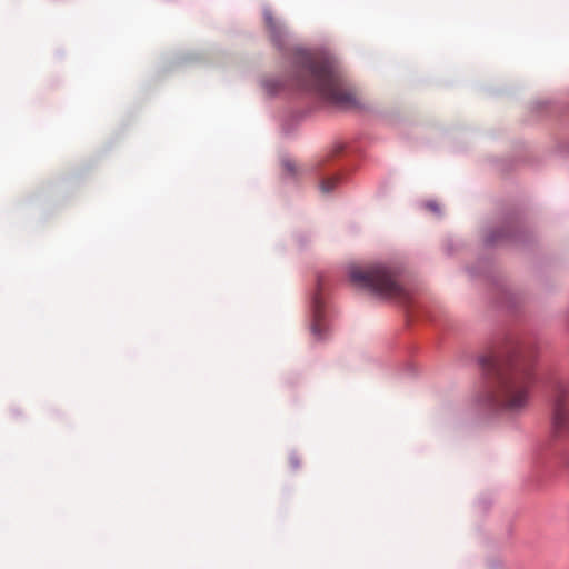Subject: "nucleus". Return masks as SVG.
Returning a JSON list of instances; mask_svg holds the SVG:
<instances>
[{
  "instance_id": "7ed1b4c3",
  "label": "nucleus",
  "mask_w": 569,
  "mask_h": 569,
  "mask_svg": "<svg viewBox=\"0 0 569 569\" xmlns=\"http://www.w3.org/2000/svg\"><path fill=\"white\" fill-rule=\"evenodd\" d=\"M349 279L358 288L387 298H403L405 291L397 280V273L385 264L368 267L351 266Z\"/></svg>"
},
{
  "instance_id": "f257e3e1",
  "label": "nucleus",
  "mask_w": 569,
  "mask_h": 569,
  "mask_svg": "<svg viewBox=\"0 0 569 569\" xmlns=\"http://www.w3.org/2000/svg\"><path fill=\"white\" fill-rule=\"evenodd\" d=\"M481 365L483 369L496 376L493 383L486 392V403L491 408L509 412L525 410L537 380L531 365L520 351L515 352L506 361L498 357H483Z\"/></svg>"
},
{
  "instance_id": "6e6552de",
  "label": "nucleus",
  "mask_w": 569,
  "mask_h": 569,
  "mask_svg": "<svg viewBox=\"0 0 569 569\" xmlns=\"http://www.w3.org/2000/svg\"><path fill=\"white\" fill-rule=\"evenodd\" d=\"M337 181H338L337 178H327V179L322 180V182L320 184L321 191L323 193L330 192L331 190L335 189Z\"/></svg>"
},
{
  "instance_id": "1a4fd4ad",
  "label": "nucleus",
  "mask_w": 569,
  "mask_h": 569,
  "mask_svg": "<svg viewBox=\"0 0 569 569\" xmlns=\"http://www.w3.org/2000/svg\"><path fill=\"white\" fill-rule=\"evenodd\" d=\"M283 166L284 168L289 171V172H293L295 171V163L292 161H284L283 162Z\"/></svg>"
},
{
  "instance_id": "0eeeda50",
  "label": "nucleus",
  "mask_w": 569,
  "mask_h": 569,
  "mask_svg": "<svg viewBox=\"0 0 569 569\" xmlns=\"http://www.w3.org/2000/svg\"><path fill=\"white\" fill-rule=\"evenodd\" d=\"M556 458V448L551 441H545L537 447V459L550 460Z\"/></svg>"
},
{
  "instance_id": "20e7f679",
  "label": "nucleus",
  "mask_w": 569,
  "mask_h": 569,
  "mask_svg": "<svg viewBox=\"0 0 569 569\" xmlns=\"http://www.w3.org/2000/svg\"><path fill=\"white\" fill-rule=\"evenodd\" d=\"M552 400L551 433L556 439L569 436V381L553 379L549 385Z\"/></svg>"
},
{
  "instance_id": "39448f33",
  "label": "nucleus",
  "mask_w": 569,
  "mask_h": 569,
  "mask_svg": "<svg viewBox=\"0 0 569 569\" xmlns=\"http://www.w3.org/2000/svg\"><path fill=\"white\" fill-rule=\"evenodd\" d=\"M263 18L272 41L280 44L286 34L283 26L273 17L269 9L263 11Z\"/></svg>"
},
{
  "instance_id": "423d86ee",
  "label": "nucleus",
  "mask_w": 569,
  "mask_h": 569,
  "mask_svg": "<svg viewBox=\"0 0 569 569\" xmlns=\"http://www.w3.org/2000/svg\"><path fill=\"white\" fill-rule=\"evenodd\" d=\"M321 302L319 298H315V308H313V322L311 326V331L316 337L321 336L322 330L325 329L323 315L321 309Z\"/></svg>"
},
{
  "instance_id": "f03ea898",
  "label": "nucleus",
  "mask_w": 569,
  "mask_h": 569,
  "mask_svg": "<svg viewBox=\"0 0 569 569\" xmlns=\"http://www.w3.org/2000/svg\"><path fill=\"white\" fill-rule=\"evenodd\" d=\"M292 86L313 91L339 107L349 108L357 104L356 92L346 86L333 64L305 51L296 54Z\"/></svg>"
},
{
  "instance_id": "9d476101",
  "label": "nucleus",
  "mask_w": 569,
  "mask_h": 569,
  "mask_svg": "<svg viewBox=\"0 0 569 569\" xmlns=\"http://www.w3.org/2000/svg\"><path fill=\"white\" fill-rule=\"evenodd\" d=\"M429 207H430L432 210H436V209H437V208H436V206H433V204H430Z\"/></svg>"
}]
</instances>
